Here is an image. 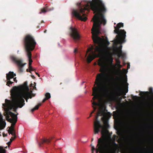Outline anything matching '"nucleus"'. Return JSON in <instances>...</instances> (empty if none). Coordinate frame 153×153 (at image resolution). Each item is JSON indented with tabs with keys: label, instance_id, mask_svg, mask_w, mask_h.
Segmentation results:
<instances>
[{
	"label": "nucleus",
	"instance_id": "obj_55",
	"mask_svg": "<svg viewBox=\"0 0 153 153\" xmlns=\"http://www.w3.org/2000/svg\"><path fill=\"white\" fill-rule=\"evenodd\" d=\"M126 84H127V85H128V83H127V82H126Z\"/></svg>",
	"mask_w": 153,
	"mask_h": 153
},
{
	"label": "nucleus",
	"instance_id": "obj_9",
	"mask_svg": "<svg viewBox=\"0 0 153 153\" xmlns=\"http://www.w3.org/2000/svg\"><path fill=\"white\" fill-rule=\"evenodd\" d=\"M7 120L9 122L12 123L11 126L9 127L8 131V133L12 135H15V130L14 127L17 121V116L14 113L10 111H8L6 114Z\"/></svg>",
	"mask_w": 153,
	"mask_h": 153
},
{
	"label": "nucleus",
	"instance_id": "obj_32",
	"mask_svg": "<svg viewBox=\"0 0 153 153\" xmlns=\"http://www.w3.org/2000/svg\"><path fill=\"white\" fill-rule=\"evenodd\" d=\"M3 116L1 114V113H0V120L1 121H2L3 120V118H2Z\"/></svg>",
	"mask_w": 153,
	"mask_h": 153
},
{
	"label": "nucleus",
	"instance_id": "obj_48",
	"mask_svg": "<svg viewBox=\"0 0 153 153\" xmlns=\"http://www.w3.org/2000/svg\"><path fill=\"white\" fill-rule=\"evenodd\" d=\"M93 140H94L93 138H92L91 139V141H93Z\"/></svg>",
	"mask_w": 153,
	"mask_h": 153
},
{
	"label": "nucleus",
	"instance_id": "obj_30",
	"mask_svg": "<svg viewBox=\"0 0 153 153\" xmlns=\"http://www.w3.org/2000/svg\"><path fill=\"white\" fill-rule=\"evenodd\" d=\"M12 135L13 136V137H12L11 138V139H13V140L15 139V138L16 137V132H15V135Z\"/></svg>",
	"mask_w": 153,
	"mask_h": 153
},
{
	"label": "nucleus",
	"instance_id": "obj_29",
	"mask_svg": "<svg viewBox=\"0 0 153 153\" xmlns=\"http://www.w3.org/2000/svg\"><path fill=\"white\" fill-rule=\"evenodd\" d=\"M35 70V69H33V70H31L30 69H27V70H26V71L27 72H30L31 74L32 73L31 72V71H34Z\"/></svg>",
	"mask_w": 153,
	"mask_h": 153
},
{
	"label": "nucleus",
	"instance_id": "obj_47",
	"mask_svg": "<svg viewBox=\"0 0 153 153\" xmlns=\"http://www.w3.org/2000/svg\"><path fill=\"white\" fill-rule=\"evenodd\" d=\"M35 73H36V74H37V75L39 74L37 72H36Z\"/></svg>",
	"mask_w": 153,
	"mask_h": 153
},
{
	"label": "nucleus",
	"instance_id": "obj_19",
	"mask_svg": "<svg viewBox=\"0 0 153 153\" xmlns=\"http://www.w3.org/2000/svg\"><path fill=\"white\" fill-rule=\"evenodd\" d=\"M52 9L49 8L48 7L46 6L45 7H44L41 9V11L39 13L40 14H41L42 13H45L48 11L52 10Z\"/></svg>",
	"mask_w": 153,
	"mask_h": 153
},
{
	"label": "nucleus",
	"instance_id": "obj_49",
	"mask_svg": "<svg viewBox=\"0 0 153 153\" xmlns=\"http://www.w3.org/2000/svg\"><path fill=\"white\" fill-rule=\"evenodd\" d=\"M122 151L123 152H124V150L123 149H122Z\"/></svg>",
	"mask_w": 153,
	"mask_h": 153
},
{
	"label": "nucleus",
	"instance_id": "obj_40",
	"mask_svg": "<svg viewBox=\"0 0 153 153\" xmlns=\"http://www.w3.org/2000/svg\"><path fill=\"white\" fill-rule=\"evenodd\" d=\"M3 136L4 137H6L7 136V134H3Z\"/></svg>",
	"mask_w": 153,
	"mask_h": 153
},
{
	"label": "nucleus",
	"instance_id": "obj_41",
	"mask_svg": "<svg viewBox=\"0 0 153 153\" xmlns=\"http://www.w3.org/2000/svg\"><path fill=\"white\" fill-rule=\"evenodd\" d=\"M13 141V139L10 138V141L9 142L11 143Z\"/></svg>",
	"mask_w": 153,
	"mask_h": 153
},
{
	"label": "nucleus",
	"instance_id": "obj_39",
	"mask_svg": "<svg viewBox=\"0 0 153 153\" xmlns=\"http://www.w3.org/2000/svg\"><path fill=\"white\" fill-rule=\"evenodd\" d=\"M77 50L76 49H75V50H74V53H75L77 52Z\"/></svg>",
	"mask_w": 153,
	"mask_h": 153
},
{
	"label": "nucleus",
	"instance_id": "obj_21",
	"mask_svg": "<svg viewBox=\"0 0 153 153\" xmlns=\"http://www.w3.org/2000/svg\"><path fill=\"white\" fill-rule=\"evenodd\" d=\"M27 55L28 57L29 62H32L33 60L31 59L32 54L31 51H27Z\"/></svg>",
	"mask_w": 153,
	"mask_h": 153
},
{
	"label": "nucleus",
	"instance_id": "obj_13",
	"mask_svg": "<svg viewBox=\"0 0 153 153\" xmlns=\"http://www.w3.org/2000/svg\"><path fill=\"white\" fill-rule=\"evenodd\" d=\"M16 91L19 92H29V89L27 85V82H25L23 85H20L18 87H14L11 91V93L15 92Z\"/></svg>",
	"mask_w": 153,
	"mask_h": 153
},
{
	"label": "nucleus",
	"instance_id": "obj_26",
	"mask_svg": "<svg viewBox=\"0 0 153 153\" xmlns=\"http://www.w3.org/2000/svg\"><path fill=\"white\" fill-rule=\"evenodd\" d=\"M118 56L119 57H120V56H122L123 57H124V55L123 53L122 52L121 50H120L119 52Z\"/></svg>",
	"mask_w": 153,
	"mask_h": 153
},
{
	"label": "nucleus",
	"instance_id": "obj_8",
	"mask_svg": "<svg viewBox=\"0 0 153 153\" xmlns=\"http://www.w3.org/2000/svg\"><path fill=\"white\" fill-rule=\"evenodd\" d=\"M24 44L26 51L27 52L33 50L35 47L36 43L33 36L27 34L24 37Z\"/></svg>",
	"mask_w": 153,
	"mask_h": 153
},
{
	"label": "nucleus",
	"instance_id": "obj_20",
	"mask_svg": "<svg viewBox=\"0 0 153 153\" xmlns=\"http://www.w3.org/2000/svg\"><path fill=\"white\" fill-rule=\"evenodd\" d=\"M45 98L42 100V102H45L46 100L50 99L51 97L50 94L49 93H46L45 94Z\"/></svg>",
	"mask_w": 153,
	"mask_h": 153
},
{
	"label": "nucleus",
	"instance_id": "obj_53",
	"mask_svg": "<svg viewBox=\"0 0 153 153\" xmlns=\"http://www.w3.org/2000/svg\"><path fill=\"white\" fill-rule=\"evenodd\" d=\"M126 97L125 96H124V97H123V98H125Z\"/></svg>",
	"mask_w": 153,
	"mask_h": 153
},
{
	"label": "nucleus",
	"instance_id": "obj_16",
	"mask_svg": "<svg viewBox=\"0 0 153 153\" xmlns=\"http://www.w3.org/2000/svg\"><path fill=\"white\" fill-rule=\"evenodd\" d=\"M105 55V58L107 61L111 65L113 64V58L112 57L113 53L109 51L104 50Z\"/></svg>",
	"mask_w": 153,
	"mask_h": 153
},
{
	"label": "nucleus",
	"instance_id": "obj_17",
	"mask_svg": "<svg viewBox=\"0 0 153 153\" xmlns=\"http://www.w3.org/2000/svg\"><path fill=\"white\" fill-rule=\"evenodd\" d=\"M51 141V140L48 139H44L41 140V142L39 143V146H41L44 143L48 144L50 143Z\"/></svg>",
	"mask_w": 153,
	"mask_h": 153
},
{
	"label": "nucleus",
	"instance_id": "obj_38",
	"mask_svg": "<svg viewBox=\"0 0 153 153\" xmlns=\"http://www.w3.org/2000/svg\"><path fill=\"white\" fill-rule=\"evenodd\" d=\"M130 65L129 64H128L127 65V68L128 69L129 68Z\"/></svg>",
	"mask_w": 153,
	"mask_h": 153
},
{
	"label": "nucleus",
	"instance_id": "obj_51",
	"mask_svg": "<svg viewBox=\"0 0 153 153\" xmlns=\"http://www.w3.org/2000/svg\"><path fill=\"white\" fill-rule=\"evenodd\" d=\"M114 137L115 138V137H116V136L115 135H114Z\"/></svg>",
	"mask_w": 153,
	"mask_h": 153
},
{
	"label": "nucleus",
	"instance_id": "obj_35",
	"mask_svg": "<svg viewBox=\"0 0 153 153\" xmlns=\"http://www.w3.org/2000/svg\"><path fill=\"white\" fill-rule=\"evenodd\" d=\"M95 149L94 147V146H92V152H93L94 151Z\"/></svg>",
	"mask_w": 153,
	"mask_h": 153
},
{
	"label": "nucleus",
	"instance_id": "obj_34",
	"mask_svg": "<svg viewBox=\"0 0 153 153\" xmlns=\"http://www.w3.org/2000/svg\"><path fill=\"white\" fill-rule=\"evenodd\" d=\"M114 53H117V50L116 49H114Z\"/></svg>",
	"mask_w": 153,
	"mask_h": 153
},
{
	"label": "nucleus",
	"instance_id": "obj_1",
	"mask_svg": "<svg viewBox=\"0 0 153 153\" xmlns=\"http://www.w3.org/2000/svg\"><path fill=\"white\" fill-rule=\"evenodd\" d=\"M93 2L83 0L80 3H78L77 5L79 9H74L72 11V14L77 18L82 21H85L87 19L86 14L85 13V10H89V4L90 7L94 13H97L99 17H101L102 23L105 25L106 21L104 18V14L107 10L104 3L101 0H92Z\"/></svg>",
	"mask_w": 153,
	"mask_h": 153
},
{
	"label": "nucleus",
	"instance_id": "obj_12",
	"mask_svg": "<svg viewBox=\"0 0 153 153\" xmlns=\"http://www.w3.org/2000/svg\"><path fill=\"white\" fill-rule=\"evenodd\" d=\"M10 59L12 61L17 65L19 71L21 72H22L23 71V68L26 64V63L23 64V61L22 59L13 55L10 56Z\"/></svg>",
	"mask_w": 153,
	"mask_h": 153
},
{
	"label": "nucleus",
	"instance_id": "obj_27",
	"mask_svg": "<svg viewBox=\"0 0 153 153\" xmlns=\"http://www.w3.org/2000/svg\"><path fill=\"white\" fill-rule=\"evenodd\" d=\"M32 62H29V68L31 70H33V68H32L31 66Z\"/></svg>",
	"mask_w": 153,
	"mask_h": 153
},
{
	"label": "nucleus",
	"instance_id": "obj_54",
	"mask_svg": "<svg viewBox=\"0 0 153 153\" xmlns=\"http://www.w3.org/2000/svg\"><path fill=\"white\" fill-rule=\"evenodd\" d=\"M90 117H88L87 118H88V119H89Z\"/></svg>",
	"mask_w": 153,
	"mask_h": 153
},
{
	"label": "nucleus",
	"instance_id": "obj_6",
	"mask_svg": "<svg viewBox=\"0 0 153 153\" xmlns=\"http://www.w3.org/2000/svg\"><path fill=\"white\" fill-rule=\"evenodd\" d=\"M102 113L101 111H99L97 114V116L96 117V120L94 123V134H98L100 131V129H102L101 133L102 134H105V130L109 127L108 121L109 118L107 115H105L101 117V119L102 120L104 126L101 125L99 121L98 120V117L102 116Z\"/></svg>",
	"mask_w": 153,
	"mask_h": 153
},
{
	"label": "nucleus",
	"instance_id": "obj_31",
	"mask_svg": "<svg viewBox=\"0 0 153 153\" xmlns=\"http://www.w3.org/2000/svg\"><path fill=\"white\" fill-rule=\"evenodd\" d=\"M6 124H5L4 125H3L2 126L0 127V130L3 129L5 126Z\"/></svg>",
	"mask_w": 153,
	"mask_h": 153
},
{
	"label": "nucleus",
	"instance_id": "obj_10",
	"mask_svg": "<svg viewBox=\"0 0 153 153\" xmlns=\"http://www.w3.org/2000/svg\"><path fill=\"white\" fill-rule=\"evenodd\" d=\"M117 79L118 82L116 84L115 94L118 97L121 95L125 96L126 95V94L128 92V87L127 86L126 88L124 89H123L122 83L123 78L121 77H117Z\"/></svg>",
	"mask_w": 153,
	"mask_h": 153
},
{
	"label": "nucleus",
	"instance_id": "obj_36",
	"mask_svg": "<svg viewBox=\"0 0 153 153\" xmlns=\"http://www.w3.org/2000/svg\"><path fill=\"white\" fill-rule=\"evenodd\" d=\"M118 73L120 74H121L122 73V71L120 70H119L118 71Z\"/></svg>",
	"mask_w": 153,
	"mask_h": 153
},
{
	"label": "nucleus",
	"instance_id": "obj_3",
	"mask_svg": "<svg viewBox=\"0 0 153 153\" xmlns=\"http://www.w3.org/2000/svg\"><path fill=\"white\" fill-rule=\"evenodd\" d=\"M95 14L94 17V22L93 27L91 29L92 34V39L94 43L95 44V48L91 46L89 48L87 52V53L90 52L91 53L87 58V61L88 63H90L91 61L95 58V53L93 51L94 49L95 52H97L99 53H101L104 50L101 47L96 45V44H99L102 40L101 38L99 36V35L101 33L100 28L102 22L100 19V17L97 13Z\"/></svg>",
	"mask_w": 153,
	"mask_h": 153
},
{
	"label": "nucleus",
	"instance_id": "obj_42",
	"mask_svg": "<svg viewBox=\"0 0 153 153\" xmlns=\"http://www.w3.org/2000/svg\"><path fill=\"white\" fill-rule=\"evenodd\" d=\"M11 142H8V143H7V144H8V145H10L11 144Z\"/></svg>",
	"mask_w": 153,
	"mask_h": 153
},
{
	"label": "nucleus",
	"instance_id": "obj_5",
	"mask_svg": "<svg viewBox=\"0 0 153 153\" xmlns=\"http://www.w3.org/2000/svg\"><path fill=\"white\" fill-rule=\"evenodd\" d=\"M32 92V91H31L30 92H19L16 91L15 92L11 93L12 98L13 107L15 112L16 111L17 108H21L25 105V100L27 102L29 98L31 99L32 98L31 95Z\"/></svg>",
	"mask_w": 153,
	"mask_h": 153
},
{
	"label": "nucleus",
	"instance_id": "obj_44",
	"mask_svg": "<svg viewBox=\"0 0 153 153\" xmlns=\"http://www.w3.org/2000/svg\"><path fill=\"white\" fill-rule=\"evenodd\" d=\"M33 84L32 83H31L30 84V86H33Z\"/></svg>",
	"mask_w": 153,
	"mask_h": 153
},
{
	"label": "nucleus",
	"instance_id": "obj_15",
	"mask_svg": "<svg viewBox=\"0 0 153 153\" xmlns=\"http://www.w3.org/2000/svg\"><path fill=\"white\" fill-rule=\"evenodd\" d=\"M16 76V74H14L13 72H9L8 73L6 74V78L7 80L6 85L10 86V85H11L13 83V82L10 81V79H13L14 76Z\"/></svg>",
	"mask_w": 153,
	"mask_h": 153
},
{
	"label": "nucleus",
	"instance_id": "obj_7",
	"mask_svg": "<svg viewBox=\"0 0 153 153\" xmlns=\"http://www.w3.org/2000/svg\"><path fill=\"white\" fill-rule=\"evenodd\" d=\"M123 26V24L120 22L118 23L116 26H114V32L117 34L114 40V43L122 44L125 42L126 32L124 30H120V28Z\"/></svg>",
	"mask_w": 153,
	"mask_h": 153
},
{
	"label": "nucleus",
	"instance_id": "obj_46",
	"mask_svg": "<svg viewBox=\"0 0 153 153\" xmlns=\"http://www.w3.org/2000/svg\"><path fill=\"white\" fill-rule=\"evenodd\" d=\"M34 85H35V86L36 85V83L35 82H34Z\"/></svg>",
	"mask_w": 153,
	"mask_h": 153
},
{
	"label": "nucleus",
	"instance_id": "obj_23",
	"mask_svg": "<svg viewBox=\"0 0 153 153\" xmlns=\"http://www.w3.org/2000/svg\"><path fill=\"white\" fill-rule=\"evenodd\" d=\"M10 101L7 99L5 100V104H3V105L5 107H8L10 105Z\"/></svg>",
	"mask_w": 153,
	"mask_h": 153
},
{
	"label": "nucleus",
	"instance_id": "obj_22",
	"mask_svg": "<svg viewBox=\"0 0 153 153\" xmlns=\"http://www.w3.org/2000/svg\"><path fill=\"white\" fill-rule=\"evenodd\" d=\"M92 104L93 105V107L94 108V110L91 112V114H92L93 113H94L97 109V107L94 106H97L99 105V104L97 102L94 101L92 102Z\"/></svg>",
	"mask_w": 153,
	"mask_h": 153
},
{
	"label": "nucleus",
	"instance_id": "obj_33",
	"mask_svg": "<svg viewBox=\"0 0 153 153\" xmlns=\"http://www.w3.org/2000/svg\"><path fill=\"white\" fill-rule=\"evenodd\" d=\"M13 81L16 82H17V80L16 79V77L13 78Z\"/></svg>",
	"mask_w": 153,
	"mask_h": 153
},
{
	"label": "nucleus",
	"instance_id": "obj_14",
	"mask_svg": "<svg viewBox=\"0 0 153 153\" xmlns=\"http://www.w3.org/2000/svg\"><path fill=\"white\" fill-rule=\"evenodd\" d=\"M71 30L70 35L75 42L79 39L80 36L79 34L77 29L75 27H71L70 28Z\"/></svg>",
	"mask_w": 153,
	"mask_h": 153
},
{
	"label": "nucleus",
	"instance_id": "obj_11",
	"mask_svg": "<svg viewBox=\"0 0 153 153\" xmlns=\"http://www.w3.org/2000/svg\"><path fill=\"white\" fill-rule=\"evenodd\" d=\"M149 91L141 92L139 94V95L142 96L144 95L146 97L147 100L149 101V102L148 104V106L151 107L153 103V91L152 87L149 88Z\"/></svg>",
	"mask_w": 153,
	"mask_h": 153
},
{
	"label": "nucleus",
	"instance_id": "obj_50",
	"mask_svg": "<svg viewBox=\"0 0 153 153\" xmlns=\"http://www.w3.org/2000/svg\"><path fill=\"white\" fill-rule=\"evenodd\" d=\"M38 76L39 77H40V75H39V74H38Z\"/></svg>",
	"mask_w": 153,
	"mask_h": 153
},
{
	"label": "nucleus",
	"instance_id": "obj_45",
	"mask_svg": "<svg viewBox=\"0 0 153 153\" xmlns=\"http://www.w3.org/2000/svg\"><path fill=\"white\" fill-rule=\"evenodd\" d=\"M92 114H91H91H90V115L89 117H91V116Z\"/></svg>",
	"mask_w": 153,
	"mask_h": 153
},
{
	"label": "nucleus",
	"instance_id": "obj_52",
	"mask_svg": "<svg viewBox=\"0 0 153 153\" xmlns=\"http://www.w3.org/2000/svg\"><path fill=\"white\" fill-rule=\"evenodd\" d=\"M46 30H45L44 31V33L46 32Z\"/></svg>",
	"mask_w": 153,
	"mask_h": 153
},
{
	"label": "nucleus",
	"instance_id": "obj_18",
	"mask_svg": "<svg viewBox=\"0 0 153 153\" xmlns=\"http://www.w3.org/2000/svg\"><path fill=\"white\" fill-rule=\"evenodd\" d=\"M126 127L128 128L127 132L128 134V135L127 136V137L128 138L129 137L131 136L133 134V132L131 129L132 126L129 125H127Z\"/></svg>",
	"mask_w": 153,
	"mask_h": 153
},
{
	"label": "nucleus",
	"instance_id": "obj_28",
	"mask_svg": "<svg viewBox=\"0 0 153 153\" xmlns=\"http://www.w3.org/2000/svg\"><path fill=\"white\" fill-rule=\"evenodd\" d=\"M116 62L117 64H119L120 67H121V65H120V62L119 59L116 60Z\"/></svg>",
	"mask_w": 153,
	"mask_h": 153
},
{
	"label": "nucleus",
	"instance_id": "obj_43",
	"mask_svg": "<svg viewBox=\"0 0 153 153\" xmlns=\"http://www.w3.org/2000/svg\"><path fill=\"white\" fill-rule=\"evenodd\" d=\"M122 48V45H120V46L119 47V48L121 49V48Z\"/></svg>",
	"mask_w": 153,
	"mask_h": 153
},
{
	"label": "nucleus",
	"instance_id": "obj_37",
	"mask_svg": "<svg viewBox=\"0 0 153 153\" xmlns=\"http://www.w3.org/2000/svg\"><path fill=\"white\" fill-rule=\"evenodd\" d=\"M31 77L33 79H34L35 78V77L33 75H31Z\"/></svg>",
	"mask_w": 153,
	"mask_h": 153
},
{
	"label": "nucleus",
	"instance_id": "obj_24",
	"mask_svg": "<svg viewBox=\"0 0 153 153\" xmlns=\"http://www.w3.org/2000/svg\"><path fill=\"white\" fill-rule=\"evenodd\" d=\"M41 105V103H39L36 105L34 108L31 109V111L32 112L34 111L35 110L38 109L39 106Z\"/></svg>",
	"mask_w": 153,
	"mask_h": 153
},
{
	"label": "nucleus",
	"instance_id": "obj_4",
	"mask_svg": "<svg viewBox=\"0 0 153 153\" xmlns=\"http://www.w3.org/2000/svg\"><path fill=\"white\" fill-rule=\"evenodd\" d=\"M102 134L101 137L98 139L96 153L104 152L105 153H116L119 150V145L116 143L114 140L112 142L108 141L104 136Z\"/></svg>",
	"mask_w": 153,
	"mask_h": 153
},
{
	"label": "nucleus",
	"instance_id": "obj_56",
	"mask_svg": "<svg viewBox=\"0 0 153 153\" xmlns=\"http://www.w3.org/2000/svg\"><path fill=\"white\" fill-rule=\"evenodd\" d=\"M92 153H93V152H92Z\"/></svg>",
	"mask_w": 153,
	"mask_h": 153
},
{
	"label": "nucleus",
	"instance_id": "obj_25",
	"mask_svg": "<svg viewBox=\"0 0 153 153\" xmlns=\"http://www.w3.org/2000/svg\"><path fill=\"white\" fill-rule=\"evenodd\" d=\"M6 151L4 147L0 146V153H6Z\"/></svg>",
	"mask_w": 153,
	"mask_h": 153
},
{
	"label": "nucleus",
	"instance_id": "obj_2",
	"mask_svg": "<svg viewBox=\"0 0 153 153\" xmlns=\"http://www.w3.org/2000/svg\"><path fill=\"white\" fill-rule=\"evenodd\" d=\"M98 65L100 67V70L101 73L98 74L96 76L95 84L98 87H95L93 88V94L94 96L92 99L94 100L98 99L99 97V90L98 87H100L102 92L105 95L109 94L108 87L109 85L111 83L114 77L108 78L105 74V71L107 65L105 62L102 60H100L98 62Z\"/></svg>",
	"mask_w": 153,
	"mask_h": 153
}]
</instances>
